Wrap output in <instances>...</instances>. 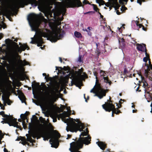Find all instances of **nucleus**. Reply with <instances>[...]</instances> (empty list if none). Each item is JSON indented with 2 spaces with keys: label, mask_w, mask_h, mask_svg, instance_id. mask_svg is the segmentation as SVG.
<instances>
[{
  "label": "nucleus",
  "mask_w": 152,
  "mask_h": 152,
  "mask_svg": "<svg viewBox=\"0 0 152 152\" xmlns=\"http://www.w3.org/2000/svg\"><path fill=\"white\" fill-rule=\"evenodd\" d=\"M6 43L10 44L12 42L14 45L9 49L6 53V54L8 55V56H2V57H20L19 55V53H20L22 51H24L26 49L28 50L29 49V47L27 44L22 45L19 43L20 45V48L17 43L15 42H13L12 40L9 39H6L5 40Z\"/></svg>",
  "instance_id": "f257e3e1"
},
{
  "label": "nucleus",
  "mask_w": 152,
  "mask_h": 152,
  "mask_svg": "<svg viewBox=\"0 0 152 152\" xmlns=\"http://www.w3.org/2000/svg\"><path fill=\"white\" fill-rule=\"evenodd\" d=\"M51 131L50 132H46L43 131H40V134L37 135L38 137L37 139L42 137L43 138V140L45 141L48 140L50 138L51 139L49 140V142L51 145V147L56 148L58 147L59 145L58 139L61 136L60 134L58 133L57 136H54L53 135V132H56V130H54L53 128L51 129Z\"/></svg>",
  "instance_id": "f03ea898"
},
{
  "label": "nucleus",
  "mask_w": 152,
  "mask_h": 152,
  "mask_svg": "<svg viewBox=\"0 0 152 152\" xmlns=\"http://www.w3.org/2000/svg\"><path fill=\"white\" fill-rule=\"evenodd\" d=\"M75 121L78 122L76 123L74 122H72L67 124L66 130L67 131H70L72 132H76L78 131L81 132L85 128L84 124L81 122H79L78 120H77Z\"/></svg>",
  "instance_id": "7ed1b4c3"
},
{
  "label": "nucleus",
  "mask_w": 152,
  "mask_h": 152,
  "mask_svg": "<svg viewBox=\"0 0 152 152\" xmlns=\"http://www.w3.org/2000/svg\"><path fill=\"white\" fill-rule=\"evenodd\" d=\"M96 68H94V74L95 76H96V88H97L98 92L99 94H96L99 98L101 99L102 98L103 96H105L106 95V91L105 90H104L102 88L101 86V84L99 82L98 80L97 79V73L96 72Z\"/></svg>",
  "instance_id": "20e7f679"
},
{
  "label": "nucleus",
  "mask_w": 152,
  "mask_h": 152,
  "mask_svg": "<svg viewBox=\"0 0 152 152\" xmlns=\"http://www.w3.org/2000/svg\"><path fill=\"white\" fill-rule=\"evenodd\" d=\"M2 119L3 121H2L1 123L3 124H7L10 126H13L19 129L20 130H22L21 127L19 126L20 124L17 121V119L14 118H2Z\"/></svg>",
  "instance_id": "39448f33"
},
{
  "label": "nucleus",
  "mask_w": 152,
  "mask_h": 152,
  "mask_svg": "<svg viewBox=\"0 0 152 152\" xmlns=\"http://www.w3.org/2000/svg\"><path fill=\"white\" fill-rule=\"evenodd\" d=\"M96 48L95 51V55L96 56H97L98 57L100 55L101 53H103L102 51H104L105 53V52L107 51H110L111 50V47L105 43L104 44V50H101V47H102V46L99 43H96Z\"/></svg>",
  "instance_id": "423d86ee"
},
{
  "label": "nucleus",
  "mask_w": 152,
  "mask_h": 152,
  "mask_svg": "<svg viewBox=\"0 0 152 152\" xmlns=\"http://www.w3.org/2000/svg\"><path fill=\"white\" fill-rule=\"evenodd\" d=\"M113 101L111 100V97H110L109 100H107V102L102 105L103 108L106 111L110 112L113 111V113H116L115 111V105L112 103Z\"/></svg>",
  "instance_id": "0eeeda50"
},
{
  "label": "nucleus",
  "mask_w": 152,
  "mask_h": 152,
  "mask_svg": "<svg viewBox=\"0 0 152 152\" xmlns=\"http://www.w3.org/2000/svg\"><path fill=\"white\" fill-rule=\"evenodd\" d=\"M70 146L69 150L71 152H81L79 150L83 148V145L80 142L78 143L73 142L70 144Z\"/></svg>",
  "instance_id": "6e6552de"
},
{
  "label": "nucleus",
  "mask_w": 152,
  "mask_h": 152,
  "mask_svg": "<svg viewBox=\"0 0 152 152\" xmlns=\"http://www.w3.org/2000/svg\"><path fill=\"white\" fill-rule=\"evenodd\" d=\"M64 34H65V32L63 31H62L59 34L56 32H53L49 36L50 41L52 42H56L58 40L63 37Z\"/></svg>",
  "instance_id": "1a4fd4ad"
},
{
  "label": "nucleus",
  "mask_w": 152,
  "mask_h": 152,
  "mask_svg": "<svg viewBox=\"0 0 152 152\" xmlns=\"http://www.w3.org/2000/svg\"><path fill=\"white\" fill-rule=\"evenodd\" d=\"M91 137L90 135H88L87 137H80L78 140L76 141L75 142L78 143L79 142H80L82 143L83 146V144L86 145H88L91 143Z\"/></svg>",
  "instance_id": "9d476101"
},
{
  "label": "nucleus",
  "mask_w": 152,
  "mask_h": 152,
  "mask_svg": "<svg viewBox=\"0 0 152 152\" xmlns=\"http://www.w3.org/2000/svg\"><path fill=\"white\" fill-rule=\"evenodd\" d=\"M39 2H44L45 0H38ZM19 3L20 4H24L26 5L28 4H31L32 6L34 5L36 7L38 4V2L36 0H20Z\"/></svg>",
  "instance_id": "9b49d317"
},
{
  "label": "nucleus",
  "mask_w": 152,
  "mask_h": 152,
  "mask_svg": "<svg viewBox=\"0 0 152 152\" xmlns=\"http://www.w3.org/2000/svg\"><path fill=\"white\" fill-rule=\"evenodd\" d=\"M137 48V50L139 51L143 52L145 55V57H150L149 54L147 53V50L146 47V45L145 44H142L137 43L136 44Z\"/></svg>",
  "instance_id": "f8f14e48"
},
{
  "label": "nucleus",
  "mask_w": 152,
  "mask_h": 152,
  "mask_svg": "<svg viewBox=\"0 0 152 152\" xmlns=\"http://www.w3.org/2000/svg\"><path fill=\"white\" fill-rule=\"evenodd\" d=\"M82 82L80 79L79 77H76L73 80H72L71 82V84L70 86H72L74 84L76 86L79 87L80 89V84Z\"/></svg>",
  "instance_id": "ddd939ff"
},
{
  "label": "nucleus",
  "mask_w": 152,
  "mask_h": 152,
  "mask_svg": "<svg viewBox=\"0 0 152 152\" xmlns=\"http://www.w3.org/2000/svg\"><path fill=\"white\" fill-rule=\"evenodd\" d=\"M30 114V113L28 111H26L24 114H21L20 115V117L23 120L22 121V125L23 126V127L24 129H25L26 126L25 125H26L25 120L27 118V116L28 115Z\"/></svg>",
  "instance_id": "4468645a"
},
{
  "label": "nucleus",
  "mask_w": 152,
  "mask_h": 152,
  "mask_svg": "<svg viewBox=\"0 0 152 152\" xmlns=\"http://www.w3.org/2000/svg\"><path fill=\"white\" fill-rule=\"evenodd\" d=\"M145 65L146 66L147 68L145 69V76L148 77L149 75V73H150V72L152 73V65L151 66H149L147 64L145 63Z\"/></svg>",
  "instance_id": "2eb2a0df"
},
{
  "label": "nucleus",
  "mask_w": 152,
  "mask_h": 152,
  "mask_svg": "<svg viewBox=\"0 0 152 152\" xmlns=\"http://www.w3.org/2000/svg\"><path fill=\"white\" fill-rule=\"evenodd\" d=\"M37 15L34 13H30L28 16V20L29 22L34 21L37 18Z\"/></svg>",
  "instance_id": "dca6fc26"
},
{
  "label": "nucleus",
  "mask_w": 152,
  "mask_h": 152,
  "mask_svg": "<svg viewBox=\"0 0 152 152\" xmlns=\"http://www.w3.org/2000/svg\"><path fill=\"white\" fill-rule=\"evenodd\" d=\"M98 146L102 150H104L107 147V144L102 141H98L96 142Z\"/></svg>",
  "instance_id": "f3484780"
},
{
  "label": "nucleus",
  "mask_w": 152,
  "mask_h": 152,
  "mask_svg": "<svg viewBox=\"0 0 152 152\" xmlns=\"http://www.w3.org/2000/svg\"><path fill=\"white\" fill-rule=\"evenodd\" d=\"M34 83L33 84H32V86L33 87V93L34 94V88H35L36 89H37L38 88H41L40 90H42V87L39 85V83H37L35 81H34Z\"/></svg>",
  "instance_id": "a211bd4d"
},
{
  "label": "nucleus",
  "mask_w": 152,
  "mask_h": 152,
  "mask_svg": "<svg viewBox=\"0 0 152 152\" xmlns=\"http://www.w3.org/2000/svg\"><path fill=\"white\" fill-rule=\"evenodd\" d=\"M2 99L3 101L4 106L6 105V103H7L8 105H11L12 103L11 101L8 98H6L4 97L3 96H2Z\"/></svg>",
  "instance_id": "6ab92c4d"
},
{
  "label": "nucleus",
  "mask_w": 152,
  "mask_h": 152,
  "mask_svg": "<svg viewBox=\"0 0 152 152\" xmlns=\"http://www.w3.org/2000/svg\"><path fill=\"white\" fill-rule=\"evenodd\" d=\"M86 52L83 49H81L79 52V57H84L86 56Z\"/></svg>",
  "instance_id": "aec40b11"
},
{
  "label": "nucleus",
  "mask_w": 152,
  "mask_h": 152,
  "mask_svg": "<svg viewBox=\"0 0 152 152\" xmlns=\"http://www.w3.org/2000/svg\"><path fill=\"white\" fill-rule=\"evenodd\" d=\"M51 92L54 94H56V93L58 92V90L59 87H57L53 86L52 87H50Z\"/></svg>",
  "instance_id": "412c9836"
},
{
  "label": "nucleus",
  "mask_w": 152,
  "mask_h": 152,
  "mask_svg": "<svg viewBox=\"0 0 152 152\" xmlns=\"http://www.w3.org/2000/svg\"><path fill=\"white\" fill-rule=\"evenodd\" d=\"M35 42L36 43H39L41 44H43L44 42L43 41V39L42 36H39L37 38Z\"/></svg>",
  "instance_id": "4be33fe9"
},
{
  "label": "nucleus",
  "mask_w": 152,
  "mask_h": 152,
  "mask_svg": "<svg viewBox=\"0 0 152 152\" xmlns=\"http://www.w3.org/2000/svg\"><path fill=\"white\" fill-rule=\"evenodd\" d=\"M18 97L22 102H24L25 100V97L22 92H21L19 95Z\"/></svg>",
  "instance_id": "5701e85b"
},
{
  "label": "nucleus",
  "mask_w": 152,
  "mask_h": 152,
  "mask_svg": "<svg viewBox=\"0 0 152 152\" xmlns=\"http://www.w3.org/2000/svg\"><path fill=\"white\" fill-rule=\"evenodd\" d=\"M0 115H1L4 118H13L12 116L10 115H8L5 114L4 112V111H2L0 112Z\"/></svg>",
  "instance_id": "b1692460"
},
{
  "label": "nucleus",
  "mask_w": 152,
  "mask_h": 152,
  "mask_svg": "<svg viewBox=\"0 0 152 152\" xmlns=\"http://www.w3.org/2000/svg\"><path fill=\"white\" fill-rule=\"evenodd\" d=\"M90 92L91 93H93L94 94H96L95 96H97L96 95V94H99V92L97 88H96V85L94 86V87L91 90Z\"/></svg>",
  "instance_id": "393cba45"
},
{
  "label": "nucleus",
  "mask_w": 152,
  "mask_h": 152,
  "mask_svg": "<svg viewBox=\"0 0 152 152\" xmlns=\"http://www.w3.org/2000/svg\"><path fill=\"white\" fill-rule=\"evenodd\" d=\"M52 33L50 34H48V33L46 32H43L42 34V35L40 36L43 37H47V39L50 40V38H49L50 35L52 34Z\"/></svg>",
  "instance_id": "a878e982"
},
{
  "label": "nucleus",
  "mask_w": 152,
  "mask_h": 152,
  "mask_svg": "<svg viewBox=\"0 0 152 152\" xmlns=\"http://www.w3.org/2000/svg\"><path fill=\"white\" fill-rule=\"evenodd\" d=\"M103 78L104 80V82L107 83H108L110 85H111L112 84V82L109 79V78L108 77H103Z\"/></svg>",
  "instance_id": "bb28decb"
},
{
  "label": "nucleus",
  "mask_w": 152,
  "mask_h": 152,
  "mask_svg": "<svg viewBox=\"0 0 152 152\" xmlns=\"http://www.w3.org/2000/svg\"><path fill=\"white\" fill-rule=\"evenodd\" d=\"M83 131V132H82L81 133L80 135V137H81V136H86L87 135H88V133H89V131Z\"/></svg>",
  "instance_id": "cd10ccee"
},
{
  "label": "nucleus",
  "mask_w": 152,
  "mask_h": 152,
  "mask_svg": "<svg viewBox=\"0 0 152 152\" xmlns=\"http://www.w3.org/2000/svg\"><path fill=\"white\" fill-rule=\"evenodd\" d=\"M74 35L76 37L78 38L81 37H82L81 34V33L77 31H76L75 32Z\"/></svg>",
  "instance_id": "c85d7f7f"
},
{
  "label": "nucleus",
  "mask_w": 152,
  "mask_h": 152,
  "mask_svg": "<svg viewBox=\"0 0 152 152\" xmlns=\"http://www.w3.org/2000/svg\"><path fill=\"white\" fill-rule=\"evenodd\" d=\"M42 75H43L45 76V79H46L47 81V80H50V81L52 80V78L50 77H49L48 76H48H47L46 75V73H43L42 74Z\"/></svg>",
  "instance_id": "c756f323"
},
{
  "label": "nucleus",
  "mask_w": 152,
  "mask_h": 152,
  "mask_svg": "<svg viewBox=\"0 0 152 152\" xmlns=\"http://www.w3.org/2000/svg\"><path fill=\"white\" fill-rule=\"evenodd\" d=\"M20 62L21 65L23 66H24L25 65H27L28 63V62L25 60H24L23 61L22 60H20Z\"/></svg>",
  "instance_id": "7c9ffc66"
},
{
  "label": "nucleus",
  "mask_w": 152,
  "mask_h": 152,
  "mask_svg": "<svg viewBox=\"0 0 152 152\" xmlns=\"http://www.w3.org/2000/svg\"><path fill=\"white\" fill-rule=\"evenodd\" d=\"M112 111V117H114V114H113L114 113L118 115L120 113H121L120 110L118 109L117 108H115V111L116 112V113H113V111Z\"/></svg>",
  "instance_id": "2f4dec72"
},
{
  "label": "nucleus",
  "mask_w": 152,
  "mask_h": 152,
  "mask_svg": "<svg viewBox=\"0 0 152 152\" xmlns=\"http://www.w3.org/2000/svg\"><path fill=\"white\" fill-rule=\"evenodd\" d=\"M27 140L28 142H29L31 143H33L35 142V140H33L31 137H27Z\"/></svg>",
  "instance_id": "473e14b6"
},
{
  "label": "nucleus",
  "mask_w": 152,
  "mask_h": 152,
  "mask_svg": "<svg viewBox=\"0 0 152 152\" xmlns=\"http://www.w3.org/2000/svg\"><path fill=\"white\" fill-rule=\"evenodd\" d=\"M23 140H25L26 138L24 137L20 136L19 137H18L16 140L19 141L20 140H21L22 141H23Z\"/></svg>",
  "instance_id": "72a5a7b5"
},
{
  "label": "nucleus",
  "mask_w": 152,
  "mask_h": 152,
  "mask_svg": "<svg viewBox=\"0 0 152 152\" xmlns=\"http://www.w3.org/2000/svg\"><path fill=\"white\" fill-rule=\"evenodd\" d=\"M87 29L88 30H86V31L88 32V34L89 35L91 36V33L90 31V27H88Z\"/></svg>",
  "instance_id": "f704fd0d"
},
{
  "label": "nucleus",
  "mask_w": 152,
  "mask_h": 152,
  "mask_svg": "<svg viewBox=\"0 0 152 152\" xmlns=\"http://www.w3.org/2000/svg\"><path fill=\"white\" fill-rule=\"evenodd\" d=\"M13 11V8H11L10 10H8L7 11V12L8 14L9 15H11V14L13 15V13H12V11Z\"/></svg>",
  "instance_id": "c9c22d12"
},
{
  "label": "nucleus",
  "mask_w": 152,
  "mask_h": 152,
  "mask_svg": "<svg viewBox=\"0 0 152 152\" xmlns=\"http://www.w3.org/2000/svg\"><path fill=\"white\" fill-rule=\"evenodd\" d=\"M150 58H143V61L144 62H145V65H145V63H146V64H147V61H148V60H149V59Z\"/></svg>",
  "instance_id": "e433bc0d"
},
{
  "label": "nucleus",
  "mask_w": 152,
  "mask_h": 152,
  "mask_svg": "<svg viewBox=\"0 0 152 152\" xmlns=\"http://www.w3.org/2000/svg\"><path fill=\"white\" fill-rule=\"evenodd\" d=\"M1 27H0V29H1L2 28H5L7 27L6 25L4 22H3L2 25H0Z\"/></svg>",
  "instance_id": "4c0bfd02"
},
{
  "label": "nucleus",
  "mask_w": 152,
  "mask_h": 152,
  "mask_svg": "<svg viewBox=\"0 0 152 152\" xmlns=\"http://www.w3.org/2000/svg\"><path fill=\"white\" fill-rule=\"evenodd\" d=\"M136 22V25L137 26H139V28H141V27H142V26H143L141 24L138 23L139 21H137Z\"/></svg>",
  "instance_id": "58836bf2"
},
{
  "label": "nucleus",
  "mask_w": 152,
  "mask_h": 152,
  "mask_svg": "<svg viewBox=\"0 0 152 152\" xmlns=\"http://www.w3.org/2000/svg\"><path fill=\"white\" fill-rule=\"evenodd\" d=\"M92 5L93 6V8L94 10H95L96 12H97V10H99L98 8L95 5L93 4Z\"/></svg>",
  "instance_id": "ea45409f"
},
{
  "label": "nucleus",
  "mask_w": 152,
  "mask_h": 152,
  "mask_svg": "<svg viewBox=\"0 0 152 152\" xmlns=\"http://www.w3.org/2000/svg\"><path fill=\"white\" fill-rule=\"evenodd\" d=\"M145 0H137V3H139L140 5H141L142 4V1L145 2Z\"/></svg>",
  "instance_id": "a19ab883"
},
{
  "label": "nucleus",
  "mask_w": 152,
  "mask_h": 152,
  "mask_svg": "<svg viewBox=\"0 0 152 152\" xmlns=\"http://www.w3.org/2000/svg\"><path fill=\"white\" fill-rule=\"evenodd\" d=\"M83 3L84 4H90V3L87 0H84V1L83 2Z\"/></svg>",
  "instance_id": "79ce46f5"
},
{
  "label": "nucleus",
  "mask_w": 152,
  "mask_h": 152,
  "mask_svg": "<svg viewBox=\"0 0 152 152\" xmlns=\"http://www.w3.org/2000/svg\"><path fill=\"white\" fill-rule=\"evenodd\" d=\"M40 134V132H36V134H35L32 136V137L34 138H35L36 137H37V138L38 137V136L37 134Z\"/></svg>",
  "instance_id": "37998d69"
},
{
  "label": "nucleus",
  "mask_w": 152,
  "mask_h": 152,
  "mask_svg": "<svg viewBox=\"0 0 152 152\" xmlns=\"http://www.w3.org/2000/svg\"><path fill=\"white\" fill-rule=\"evenodd\" d=\"M69 69V67L68 66L66 67L64 66L63 68V69L65 71H66Z\"/></svg>",
  "instance_id": "c03bdc74"
},
{
  "label": "nucleus",
  "mask_w": 152,
  "mask_h": 152,
  "mask_svg": "<svg viewBox=\"0 0 152 152\" xmlns=\"http://www.w3.org/2000/svg\"><path fill=\"white\" fill-rule=\"evenodd\" d=\"M122 103L121 102L119 101V105H118V104H117V105L118 106V108H117L118 109V108H120L121 107L122 105H121V104Z\"/></svg>",
  "instance_id": "a18cd8bd"
},
{
  "label": "nucleus",
  "mask_w": 152,
  "mask_h": 152,
  "mask_svg": "<svg viewBox=\"0 0 152 152\" xmlns=\"http://www.w3.org/2000/svg\"><path fill=\"white\" fill-rule=\"evenodd\" d=\"M21 58H0V59H2L3 60H4L5 59H6L7 58H19V59H20Z\"/></svg>",
  "instance_id": "49530a36"
},
{
  "label": "nucleus",
  "mask_w": 152,
  "mask_h": 152,
  "mask_svg": "<svg viewBox=\"0 0 152 152\" xmlns=\"http://www.w3.org/2000/svg\"><path fill=\"white\" fill-rule=\"evenodd\" d=\"M124 73L125 74H126L128 73V72L127 71V69L125 68L124 70Z\"/></svg>",
  "instance_id": "de8ad7c7"
},
{
  "label": "nucleus",
  "mask_w": 152,
  "mask_h": 152,
  "mask_svg": "<svg viewBox=\"0 0 152 152\" xmlns=\"http://www.w3.org/2000/svg\"><path fill=\"white\" fill-rule=\"evenodd\" d=\"M116 5H117V7H116V9H119V7H120V5L118 4V2H117V0H116Z\"/></svg>",
  "instance_id": "09e8293b"
},
{
  "label": "nucleus",
  "mask_w": 152,
  "mask_h": 152,
  "mask_svg": "<svg viewBox=\"0 0 152 152\" xmlns=\"http://www.w3.org/2000/svg\"><path fill=\"white\" fill-rule=\"evenodd\" d=\"M84 97L85 99V101L86 102H87V100L89 99V96H88L87 97V99H86L85 97V94H84Z\"/></svg>",
  "instance_id": "8fccbe9b"
},
{
  "label": "nucleus",
  "mask_w": 152,
  "mask_h": 152,
  "mask_svg": "<svg viewBox=\"0 0 152 152\" xmlns=\"http://www.w3.org/2000/svg\"><path fill=\"white\" fill-rule=\"evenodd\" d=\"M53 12H50L49 13L48 16H50V18H52L53 17Z\"/></svg>",
  "instance_id": "3c124183"
},
{
  "label": "nucleus",
  "mask_w": 152,
  "mask_h": 152,
  "mask_svg": "<svg viewBox=\"0 0 152 152\" xmlns=\"http://www.w3.org/2000/svg\"><path fill=\"white\" fill-rule=\"evenodd\" d=\"M67 138H66V139H69L70 138L72 137V135H70V134H68L67 135Z\"/></svg>",
  "instance_id": "603ef678"
},
{
  "label": "nucleus",
  "mask_w": 152,
  "mask_h": 152,
  "mask_svg": "<svg viewBox=\"0 0 152 152\" xmlns=\"http://www.w3.org/2000/svg\"><path fill=\"white\" fill-rule=\"evenodd\" d=\"M148 64L147 63V64L148 65H149V66H150L151 65V59H150V58L149 59V60H148Z\"/></svg>",
  "instance_id": "864d4df0"
},
{
  "label": "nucleus",
  "mask_w": 152,
  "mask_h": 152,
  "mask_svg": "<svg viewBox=\"0 0 152 152\" xmlns=\"http://www.w3.org/2000/svg\"><path fill=\"white\" fill-rule=\"evenodd\" d=\"M67 110L70 113L71 112V110H70V107H68L67 108Z\"/></svg>",
  "instance_id": "5fc2aeb1"
},
{
  "label": "nucleus",
  "mask_w": 152,
  "mask_h": 152,
  "mask_svg": "<svg viewBox=\"0 0 152 152\" xmlns=\"http://www.w3.org/2000/svg\"><path fill=\"white\" fill-rule=\"evenodd\" d=\"M142 29L143 30H144L145 31H146L147 30V28H145L143 25V26H142Z\"/></svg>",
  "instance_id": "6e6d98bb"
},
{
  "label": "nucleus",
  "mask_w": 152,
  "mask_h": 152,
  "mask_svg": "<svg viewBox=\"0 0 152 152\" xmlns=\"http://www.w3.org/2000/svg\"><path fill=\"white\" fill-rule=\"evenodd\" d=\"M37 44V46L38 47L42 46V44H41L39 43H36Z\"/></svg>",
  "instance_id": "4d7b16f0"
},
{
  "label": "nucleus",
  "mask_w": 152,
  "mask_h": 152,
  "mask_svg": "<svg viewBox=\"0 0 152 152\" xmlns=\"http://www.w3.org/2000/svg\"><path fill=\"white\" fill-rule=\"evenodd\" d=\"M78 61L80 62H81L82 61V58H79L78 59Z\"/></svg>",
  "instance_id": "13d9d810"
},
{
  "label": "nucleus",
  "mask_w": 152,
  "mask_h": 152,
  "mask_svg": "<svg viewBox=\"0 0 152 152\" xmlns=\"http://www.w3.org/2000/svg\"><path fill=\"white\" fill-rule=\"evenodd\" d=\"M123 6L122 7V8H121V11L123 9H124V10H126L127 9V8L126 7H125V6H124L123 8H122Z\"/></svg>",
  "instance_id": "bf43d9fd"
},
{
  "label": "nucleus",
  "mask_w": 152,
  "mask_h": 152,
  "mask_svg": "<svg viewBox=\"0 0 152 152\" xmlns=\"http://www.w3.org/2000/svg\"><path fill=\"white\" fill-rule=\"evenodd\" d=\"M119 2L120 4H124V3L122 0H119Z\"/></svg>",
  "instance_id": "052dcab7"
},
{
  "label": "nucleus",
  "mask_w": 152,
  "mask_h": 152,
  "mask_svg": "<svg viewBox=\"0 0 152 152\" xmlns=\"http://www.w3.org/2000/svg\"><path fill=\"white\" fill-rule=\"evenodd\" d=\"M25 140V144H23V145H25V144H27L28 145H29V143L28 142H27L26 141V140Z\"/></svg>",
  "instance_id": "680f3d73"
},
{
  "label": "nucleus",
  "mask_w": 152,
  "mask_h": 152,
  "mask_svg": "<svg viewBox=\"0 0 152 152\" xmlns=\"http://www.w3.org/2000/svg\"><path fill=\"white\" fill-rule=\"evenodd\" d=\"M4 152H9L5 148H4Z\"/></svg>",
  "instance_id": "e2e57ef3"
},
{
  "label": "nucleus",
  "mask_w": 152,
  "mask_h": 152,
  "mask_svg": "<svg viewBox=\"0 0 152 152\" xmlns=\"http://www.w3.org/2000/svg\"><path fill=\"white\" fill-rule=\"evenodd\" d=\"M4 134H2V137H1L0 136V141L4 137Z\"/></svg>",
  "instance_id": "0e129e2a"
},
{
  "label": "nucleus",
  "mask_w": 152,
  "mask_h": 152,
  "mask_svg": "<svg viewBox=\"0 0 152 152\" xmlns=\"http://www.w3.org/2000/svg\"><path fill=\"white\" fill-rule=\"evenodd\" d=\"M82 73V72L81 71H79V73L80 74V77H83V75H81Z\"/></svg>",
  "instance_id": "69168bd1"
},
{
  "label": "nucleus",
  "mask_w": 152,
  "mask_h": 152,
  "mask_svg": "<svg viewBox=\"0 0 152 152\" xmlns=\"http://www.w3.org/2000/svg\"><path fill=\"white\" fill-rule=\"evenodd\" d=\"M122 39H123V41L122 42V45L123 46H124L125 45V43H124V39L123 38Z\"/></svg>",
  "instance_id": "338daca9"
},
{
  "label": "nucleus",
  "mask_w": 152,
  "mask_h": 152,
  "mask_svg": "<svg viewBox=\"0 0 152 152\" xmlns=\"http://www.w3.org/2000/svg\"><path fill=\"white\" fill-rule=\"evenodd\" d=\"M56 70H57L58 69V68H60L61 69H62V68L61 67H57V66H56Z\"/></svg>",
  "instance_id": "774afa93"
}]
</instances>
